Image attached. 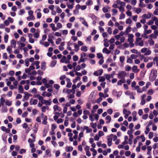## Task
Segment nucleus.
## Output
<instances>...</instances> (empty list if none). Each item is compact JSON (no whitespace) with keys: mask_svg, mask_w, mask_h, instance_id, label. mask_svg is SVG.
Listing matches in <instances>:
<instances>
[{"mask_svg":"<svg viewBox=\"0 0 158 158\" xmlns=\"http://www.w3.org/2000/svg\"><path fill=\"white\" fill-rule=\"evenodd\" d=\"M74 48H75V51L76 52H77L79 49V46L76 43H74Z\"/></svg>","mask_w":158,"mask_h":158,"instance_id":"aec40b11","label":"nucleus"},{"mask_svg":"<svg viewBox=\"0 0 158 158\" xmlns=\"http://www.w3.org/2000/svg\"><path fill=\"white\" fill-rule=\"evenodd\" d=\"M8 37L9 36L7 35L5 36L4 37V41L5 43H7L8 42Z\"/></svg>","mask_w":158,"mask_h":158,"instance_id":"7c9ffc66","label":"nucleus"},{"mask_svg":"<svg viewBox=\"0 0 158 158\" xmlns=\"http://www.w3.org/2000/svg\"><path fill=\"white\" fill-rule=\"evenodd\" d=\"M150 131V129L149 128V127H146V131H145V133L146 134H148Z\"/></svg>","mask_w":158,"mask_h":158,"instance_id":"603ef678","label":"nucleus"},{"mask_svg":"<svg viewBox=\"0 0 158 158\" xmlns=\"http://www.w3.org/2000/svg\"><path fill=\"white\" fill-rule=\"evenodd\" d=\"M104 135L103 132L101 131H100L98 132V136L99 137H101L103 136Z\"/></svg>","mask_w":158,"mask_h":158,"instance_id":"680f3d73","label":"nucleus"},{"mask_svg":"<svg viewBox=\"0 0 158 158\" xmlns=\"http://www.w3.org/2000/svg\"><path fill=\"white\" fill-rule=\"evenodd\" d=\"M19 89V93H23V86L21 85H19V86L18 87Z\"/></svg>","mask_w":158,"mask_h":158,"instance_id":"1a4fd4ad","label":"nucleus"},{"mask_svg":"<svg viewBox=\"0 0 158 158\" xmlns=\"http://www.w3.org/2000/svg\"><path fill=\"white\" fill-rule=\"evenodd\" d=\"M131 28L130 27H127L126 28V31H125V32H126L127 33H128L130 31V30Z\"/></svg>","mask_w":158,"mask_h":158,"instance_id":"de8ad7c7","label":"nucleus"},{"mask_svg":"<svg viewBox=\"0 0 158 158\" xmlns=\"http://www.w3.org/2000/svg\"><path fill=\"white\" fill-rule=\"evenodd\" d=\"M99 81L100 82H102L104 81L105 80V78L104 77H99Z\"/></svg>","mask_w":158,"mask_h":158,"instance_id":"5701e85b","label":"nucleus"},{"mask_svg":"<svg viewBox=\"0 0 158 158\" xmlns=\"http://www.w3.org/2000/svg\"><path fill=\"white\" fill-rule=\"evenodd\" d=\"M106 120H109L108 121H106V123H110L111 120V116L110 115H107L106 117Z\"/></svg>","mask_w":158,"mask_h":158,"instance_id":"2eb2a0df","label":"nucleus"},{"mask_svg":"<svg viewBox=\"0 0 158 158\" xmlns=\"http://www.w3.org/2000/svg\"><path fill=\"white\" fill-rule=\"evenodd\" d=\"M131 154V152L130 151H127L125 152V155L127 156H129Z\"/></svg>","mask_w":158,"mask_h":158,"instance_id":"774afa93","label":"nucleus"},{"mask_svg":"<svg viewBox=\"0 0 158 158\" xmlns=\"http://www.w3.org/2000/svg\"><path fill=\"white\" fill-rule=\"evenodd\" d=\"M135 74L133 73H131L130 74V78L131 79H133L134 78Z\"/></svg>","mask_w":158,"mask_h":158,"instance_id":"69168bd1","label":"nucleus"},{"mask_svg":"<svg viewBox=\"0 0 158 158\" xmlns=\"http://www.w3.org/2000/svg\"><path fill=\"white\" fill-rule=\"evenodd\" d=\"M78 57L76 55H74L73 56V61H76L78 60Z\"/></svg>","mask_w":158,"mask_h":158,"instance_id":"8fccbe9b","label":"nucleus"},{"mask_svg":"<svg viewBox=\"0 0 158 158\" xmlns=\"http://www.w3.org/2000/svg\"><path fill=\"white\" fill-rule=\"evenodd\" d=\"M89 16L91 18L93 19L96 20L97 19V17L93 14H90L89 15Z\"/></svg>","mask_w":158,"mask_h":158,"instance_id":"412c9836","label":"nucleus"},{"mask_svg":"<svg viewBox=\"0 0 158 158\" xmlns=\"http://www.w3.org/2000/svg\"><path fill=\"white\" fill-rule=\"evenodd\" d=\"M153 63L152 62L148 63L146 67L148 69L152 66Z\"/></svg>","mask_w":158,"mask_h":158,"instance_id":"c756f323","label":"nucleus"},{"mask_svg":"<svg viewBox=\"0 0 158 158\" xmlns=\"http://www.w3.org/2000/svg\"><path fill=\"white\" fill-rule=\"evenodd\" d=\"M66 152H69L72 151L73 149V148L71 146H66L65 148Z\"/></svg>","mask_w":158,"mask_h":158,"instance_id":"423d86ee","label":"nucleus"},{"mask_svg":"<svg viewBox=\"0 0 158 158\" xmlns=\"http://www.w3.org/2000/svg\"><path fill=\"white\" fill-rule=\"evenodd\" d=\"M90 125L94 129H95V128H96V127L97 124L96 123H90Z\"/></svg>","mask_w":158,"mask_h":158,"instance_id":"473e14b6","label":"nucleus"},{"mask_svg":"<svg viewBox=\"0 0 158 158\" xmlns=\"http://www.w3.org/2000/svg\"><path fill=\"white\" fill-rule=\"evenodd\" d=\"M122 91L117 92L115 89L113 90L112 94L114 96H116L117 98H119L122 94Z\"/></svg>","mask_w":158,"mask_h":158,"instance_id":"f257e3e1","label":"nucleus"},{"mask_svg":"<svg viewBox=\"0 0 158 158\" xmlns=\"http://www.w3.org/2000/svg\"><path fill=\"white\" fill-rule=\"evenodd\" d=\"M62 39L61 38H59L57 39L56 41V44H60L61 41Z\"/></svg>","mask_w":158,"mask_h":158,"instance_id":"a878e982","label":"nucleus"},{"mask_svg":"<svg viewBox=\"0 0 158 158\" xmlns=\"http://www.w3.org/2000/svg\"><path fill=\"white\" fill-rule=\"evenodd\" d=\"M12 47L11 46H8L6 48V50L10 54L12 52Z\"/></svg>","mask_w":158,"mask_h":158,"instance_id":"393cba45","label":"nucleus"},{"mask_svg":"<svg viewBox=\"0 0 158 158\" xmlns=\"http://www.w3.org/2000/svg\"><path fill=\"white\" fill-rule=\"evenodd\" d=\"M28 114V113L27 112V111H26L22 114V116L23 118L26 117L27 116Z\"/></svg>","mask_w":158,"mask_h":158,"instance_id":"49530a36","label":"nucleus"},{"mask_svg":"<svg viewBox=\"0 0 158 158\" xmlns=\"http://www.w3.org/2000/svg\"><path fill=\"white\" fill-rule=\"evenodd\" d=\"M137 69V65H134L133 66L132 68V70L135 73H137L139 70V69Z\"/></svg>","mask_w":158,"mask_h":158,"instance_id":"ddd939ff","label":"nucleus"},{"mask_svg":"<svg viewBox=\"0 0 158 158\" xmlns=\"http://www.w3.org/2000/svg\"><path fill=\"white\" fill-rule=\"evenodd\" d=\"M97 57L99 59H100L101 58H103V55L101 53H98L97 54Z\"/></svg>","mask_w":158,"mask_h":158,"instance_id":"2f4dec72","label":"nucleus"},{"mask_svg":"<svg viewBox=\"0 0 158 158\" xmlns=\"http://www.w3.org/2000/svg\"><path fill=\"white\" fill-rule=\"evenodd\" d=\"M151 50H148L146 52H145L144 53V55L145 56H147L151 54Z\"/></svg>","mask_w":158,"mask_h":158,"instance_id":"5fc2aeb1","label":"nucleus"},{"mask_svg":"<svg viewBox=\"0 0 158 158\" xmlns=\"http://www.w3.org/2000/svg\"><path fill=\"white\" fill-rule=\"evenodd\" d=\"M80 80L81 77L79 76H77L75 79L73 80V82L74 83H76L77 80H78L80 81Z\"/></svg>","mask_w":158,"mask_h":158,"instance_id":"72a5a7b5","label":"nucleus"},{"mask_svg":"<svg viewBox=\"0 0 158 158\" xmlns=\"http://www.w3.org/2000/svg\"><path fill=\"white\" fill-rule=\"evenodd\" d=\"M84 129L86 130V132L87 133L91 132L92 131V130L91 129L89 128V127L87 126H85L84 127Z\"/></svg>","mask_w":158,"mask_h":158,"instance_id":"6e6552de","label":"nucleus"},{"mask_svg":"<svg viewBox=\"0 0 158 158\" xmlns=\"http://www.w3.org/2000/svg\"><path fill=\"white\" fill-rule=\"evenodd\" d=\"M57 61L56 60H52L51 61L50 64V66L51 67H54L56 64Z\"/></svg>","mask_w":158,"mask_h":158,"instance_id":"f3484780","label":"nucleus"},{"mask_svg":"<svg viewBox=\"0 0 158 158\" xmlns=\"http://www.w3.org/2000/svg\"><path fill=\"white\" fill-rule=\"evenodd\" d=\"M35 64L36 65V69H38L40 68V66L39 65L40 62L39 61H36L35 62Z\"/></svg>","mask_w":158,"mask_h":158,"instance_id":"b1692460","label":"nucleus"},{"mask_svg":"<svg viewBox=\"0 0 158 158\" xmlns=\"http://www.w3.org/2000/svg\"><path fill=\"white\" fill-rule=\"evenodd\" d=\"M11 46L14 47V48L16 47V42L14 40H12L10 41Z\"/></svg>","mask_w":158,"mask_h":158,"instance_id":"39448f33","label":"nucleus"},{"mask_svg":"<svg viewBox=\"0 0 158 158\" xmlns=\"http://www.w3.org/2000/svg\"><path fill=\"white\" fill-rule=\"evenodd\" d=\"M153 133L152 132H149L148 135V137L149 139H151L153 137Z\"/></svg>","mask_w":158,"mask_h":158,"instance_id":"79ce46f5","label":"nucleus"},{"mask_svg":"<svg viewBox=\"0 0 158 158\" xmlns=\"http://www.w3.org/2000/svg\"><path fill=\"white\" fill-rule=\"evenodd\" d=\"M57 30L60 29V28H61L62 27V24L60 23H58L57 24Z\"/></svg>","mask_w":158,"mask_h":158,"instance_id":"58836bf2","label":"nucleus"},{"mask_svg":"<svg viewBox=\"0 0 158 158\" xmlns=\"http://www.w3.org/2000/svg\"><path fill=\"white\" fill-rule=\"evenodd\" d=\"M44 103L46 105H50L51 103V102L48 100H44Z\"/></svg>","mask_w":158,"mask_h":158,"instance_id":"c85d7f7f","label":"nucleus"},{"mask_svg":"<svg viewBox=\"0 0 158 158\" xmlns=\"http://www.w3.org/2000/svg\"><path fill=\"white\" fill-rule=\"evenodd\" d=\"M152 32L151 30H147L146 31H144V35H147L151 33Z\"/></svg>","mask_w":158,"mask_h":158,"instance_id":"a19ab883","label":"nucleus"},{"mask_svg":"<svg viewBox=\"0 0 158 158\" xmlns=\"http://www.w3.org/2000/svg\"><path fill=\"white\" fill-rule=\"evenodd\" d=\"M59 19H60V18L59 16H56L55 17V20L54 21V22L56 23H57L58 21L59 20Z\"/></svg>","mask_w":158,"mask_h":158,"instance_id":"6e6d98bb","label":"nucleus"},{"mask_svg":"<svg viewBox=\"0 0 158 158\" xmlns=\"http://www.w3.org/2000/svg\"><path fill=\"white\" fill-rule=\"evenodd\" d=\"M125 59V57L124 56H120V61L121 63H123Z\"/></svg>","mask_w":158,"mask_h":158,"instance_id":"37998d69","label":"nucleus"},{"mask_svg":"<svg viewBox=\"0 0 158 158\" xmlns=\"http://www.w3.org/2000/svg\"><path fill=\"white\" fill-rule=\"evenodd\" d=\"M113 135V134H111L110 135H108L107 137V141H110L112 142V136Z\"/></svg>","mask_w":158,"mask_h":158,"instance_id":"6ab92c4d","label":"nucleus"},{"mask_svg":"<svg viewBox=\"0 0 158 158\" xmlns=\"http://www.w3.org/2000/svg\"><path fill=\"white\" fill-rule=\"evenodd\" d=\"M48 129L47 128H45L44 129V130H43V135H42V136L43 137H44L46 135H47V134L48 133Z\"/></svg>","mask_w":158,"mask_h":158,"instance_id":"f8f14e48","label":"nucleus"},{"mask_svg":"<svg viewBox=\"0 0 158 158\" xmlns=\"http://www.w3.org/2000/svg\"><path fill=\"white\" fill-rule=\"evenodd\" d=\"M141 139H142V142H144L145 140V138L143 135H142L139 136Z\"/></svg>","mask_w":158,"mask_h":158,"instance_id":"09e8293b","label":"nucleus"},{"mask_svg":"<svg viewBox=\"0 0 158 158\" xmlns=\"http://www.w3.org/2000/svg\"><path fill=\"white\" fill-rule=\"evenodd\" d=\"M6 105L8 106H10L12 104V101H9L8 100L6 101L5 102Z\"/></svg>","mask_w":158,"mask_h":158,"instance_id":"f704fd0d","label":"nucleus"},{"mask_svg":"<svg viewBox=\"0 0 158 158\" xmlns=\"http://www.w3.org/2000/svg\"><path fill=\"white\" fill-rule=\"evenodd\" d=\"M82 80L84 82H86L88 81V77L86 76H84L83 77Z\"/></svg>","mask_w":158,"mask_h":158,"instance_id":"3c124183","label":"nucleus"},{"mask_svg":"<svg viewBox=\"0 0 158 158\" xmlns=\"http://www.w3.org/2000/svg\"><path fill=\"white\" fill-rule=\"evenodd\" d=\"M151 73H152V74L153 75V78L154 80L156 78L157 75V71L156 69H152L151 70Z\"/></svg>","mask_w":158,"mask_h":158,"instance_id":"7ed1b4c3","label":"nucleus"},{"mask_svg":"<svg viewBox=\"0 0 158 158\" xmlns=\"http://www.w3.org/2000/svg\"><path fill=\"white\" fill-rule=\"evenodd\" d=\"M25 63L26 66L27 67H28L29 64V63L28 59H27L26 60H25Z\"/></svg>","mask_w":158,"mask_h":158,"instance_id":"052dcab7","label":"nucleus"},{"mask_svg":"<svg viewBox=\"0 0 158 158\" xmlns=\"http://www.w3.org/2000/svg\"><path fill=\"white\" fill-rule=\"evenodd\" d=\"M125 15L123 13H122L120 15L119 19H124L125 18Z\"/></svg>","mask_w":158,"mask_h":158,"instance_id":"4c0bfd02","label":"nucleus"},{"mask_svg":"<svg viewBox=\"0 0 158 158\" xmlns=\"http://www.w3.org/2000/svg\"><path fill=\"white\" fill-rule=\"evenodd\" d=\"M148 41L150 45L152 46L154 45V42L152 39L148 40Z\"/></svg>","mask_w":158,"mask_h":158,"instance_id":"cd10ccee","label":"nucleus"},{"mask_svg":"<svg viewBox=\"0 0 158 158\" xmlns=\"http://www.w3.org/2000/svg\"><path fill=\"white\" fill-rule=\"evenodd\" d=\"M89 57L90 58H93L95 57V55L92 53H90L89 55Z\"/></svg>","mask_w":158,"mask_h":158,"instance_id":"bf43d9fd","label":"nucleus"},{"mask_svg":"<svg viewBox=\"0 0 158 158\" xmlns=\"http://www.w3.org/2000/svg\"><path fill=\"white\" fill-rule=\"evenodd\" d=\"M56 126L55 124H52V128H51L52 131H54L55 129H56Z\"/></svg>","mask_w":158,"mask_h":158,"instance_id":"ea45409f","label":"nucleus"},{"mask_svg":"<svg viewBox=\"0 0 158 158\" xmlns=\"http://www.w3.org/2000/svg\"><path fill=\"white\" fill-rule=\"evenodd\" d=\"M66 57L65 56H63L62 58L60 60V62L61 63H65L66 60Z\"/></svg>","mask_w":158,"mask_h":158,"instance_id":"bb28decb","label":"nucleus"},{"mask_svg":"<svg viewBox=\"0 0 158 158\" xmlns=\"http://www.w3.org/2000/svg\"><path fill=\"white\" fill-rule=\"evenodd\" d=\"M102 52L103 53L105 52L107 54H109L110 53L111 51L110 50H108L107 48H104L103 49Z\"/></svg>","mask_w":158,"mask_h":158,"instance_id":"0eeeda50","label":"nucleus"},{"mask_svg":"<svg viewBox=\"0 0 158 158\" xmlns=\"http://www.w3.org/2000/svg\"><path fill=\"white\" fill-rule=\"evenodd\" d=\"M5 102V100L3 97H2L0 99L1 104L2 106H4V102Z\"/></svg>","mask_w":158,"mask_h":158,"instance_id":"c9c22d12","label":"nucleus"},{"mask_svg":"<svg viewBox=\"0 0 158 158\" xmlns=\"http://www.w3.org/2000/svg\"><path fill=\"white\" fill-rule=\"evenodd\" d=\"M81 50L82 51L86 52L87 50V47L86 46H83L81 47Z\"/></svg>","mask_w":158,"mask_h":158,"instance_id":"e433bc0d","label":"nucleus"},{"mask_svg":"<svg viewBox=\"0 0 158 158\" xmlns=\"http://www.w3.org/2000/svg\"><path fill=\"white\" fill-rule=\"evenodd\" d=\"M135 45L136 46L139 45L141 46H142L143 45V40H142L138 43L137 42H135Z\"/></svg>","mask_w":158,"mask_h":158,"instance_id":"a211bd4d","label":"nucleus"},{"mask_svg":"<svg viewBox=\"0 0 158 158\" xmlns=\"http://www.w3.org/2000/svg\"><path fill=\"white\" fill-rule=\"evenodd\" d=\"M107 31L110 34H111L112 33V29L110 27H109L108 28Z\"/></svg>","mask_w":158,"mask_h":158,"instance_id":"e2e57ef3","label":"nucleus"},{"mask_svg":"<svg viewBox=\"0 0 158 158\" xmlns=\"http://www.w3.org/2000/svg\"><path fill=\"white\" fill-rule=\"evenodd\" d=\"M107 113L110 114H111L113 112V110L112 109L110 108L107 110Z\"/></svg>","mask_w":158,"mask_h":158,"instance_id":"13d9d810","label":"nucleus"},{"mask_svg":"<svg viewBox=\"0 0 158 158\" xmlns=\"http://www.w3.org/2000/svg\"><path fill=\"white\" fill-rule=\"evenodd\" d=\"M39 36V34L38 32H36L34 34V38H37Z\"/></svg>","mask_w":158,"mask_h":158,"instance_id":"864d4df0","label":"nucleus"},{"mask_svg":"<svg viewBox=\"0 0 158 158\" xmlns=\"http://www.w3.org/2000/svg\"><path fill=\"white\" fill-rule=\"evenodd\" d=\"M38 111L36 109H34L32 110V114L34 115H35L37 113Z\"/></svg>","mask_w":158,"mask_h":158,"instance_id":"a18cd8bd","label":"nucleus"},{"mask_svg":"<svg viewBox=\"0 0 158 158\" xmlns=\"http://www.w3.org/2000/svg\"><path fill=\"white\" fill-rule=\"evenodd\" d=\"M8 111L7 107L3 106L2 107V112L3 113L6 112Z\"/></svg>","mask_w":158,"mask_h":158,"instance_id":"dca6fc26","label":"nucleus"},{"mask_svg":"<svg viewBox=\"0 0 158 158\" xmlns=\"http://www.w3.org/2000/svg\"><path fill=\"white\" fill-rule=\"evenodd\" d=\"M50 25L51 27L52 28V30L54 31H56L57 30V28L55 27V25L54 23H51L50 24Z\"/></svg>","mask_w":158,"mask_h":158,"instance_id":"4468645a","label":"nucleus"},{"mask_svg":"<svg viewBox=\"0 0 158 158\" xmlns=\"http://www.w3.org/2000/svg\"><path fill=\"white\" fill-rule=\"evenodd\" d=\"M62 11V10H61V9H60L59 7H58L57 8V9H56V12L58 13H61Z\"/></svg>","mask_w":158,"mask_h":158,"instance_id":"0e129e2a","label":"nucleus"},{"mask_svg":"<svg viewBox=\"0 0 158 158\" xmlns=\"http://www.w3.org/2000/svg\"><path fill=\"white\" fill-rule=\"evenodd\" d=\"M127 75L126 73L124 71H121L118 73V76L119 79H122L125 78Z\"/></svg>","mask_w":158,"mask_h":158,"instance_id":"f03ea898","label":"nucleus"},{"mask_svg":"<svg viewBox=\"0 0 158 158\" xmlns=\"http://www.w3.org/2000/svg\"><path fill=\"white\" fill-rule=\"evenodd\" d=\"M46 63L45 62H43L42 63L41 66V69L43 70H44L46 69Z\"/></svg>","mask_w":158,"mask_h":158,"instance_id":"9b49d317","label":"nucleus"},{"mask_svg":"<svg viewBox=\"0 0 158 158\" xmlns=\"http://www.w3.org/2000/svg\"><path fill=\"white\" fill-rule=\"evenodd\" d=\"M33 100V98H31L30 99V103L31 105H36L37 104L38 102V100L37 99H34L33 101L32 102V101Z\"/></svg>","mask_w":158,"mask_h":158,"instance_id":"20e7f679","label":"nucleus"},{"mask_svg":"<svg viewBox=\"0 0 158 158\" xmlns=\"http://www.w3.org/2000/svg\"><path fill=\"white\" fill-rule=\"evenodd\" d=\"M47 116H45L44 118V119L42 121V123L44 125L47 124Z\"/></svg>","mask_w":158,"mask_h":158,"instance_id":"9d476101","label":"nucleus"},{"mask_svg":"<svg viewBox=\"0 0 158 158\" xmlns=\"http://www.w3.org/2000/svg\"><path fill=\"white\" fill-rule=\"evenodd\" d=\"M148 115L147 114H143L142 116V118L144 119H146L148 118Z\"/></svg>","mask_w":158,"mask_h":158,"instance_id":"338daca9","label":"nucleus"},{"mask_svg":"<svg viewBox=\"0 0 158 158\" xmlns=\"http://www.w3.org/2000/svg\"><path fill=\"white\" fill-rule=\"evenodd\" d=\"M153 21L155 22V24L158 26V19L156 17L154 16L153 18Z\"/></svg>","mask_w":158,"mask_h":158,"instance_id":"4be33fe9","label":"nucleus"},{"mask_svg":"<svg viewBox=\"0 0 158 158\" xmlns=\"http://www.w3.org/2000/svg\"><path fill=\"white\" fill-rule=\"evenodd\" d=\"M131 22L132 20L130 18H129L126 20V24H130L131 23Z\"/></svg>","mask_w":158,"mask_h":158,"instance_id":"c03bdc74","label":"nucleus"},{"mask_svg":"<svg viewBox=\"0 0 158 158\" xmlns=\"http://www.w3.org/2000/svg\"><path fill=\"white\" fill-rule=\"evenodd\" d=\"M134 127V125L132 123H131L129 125V128L131 130H133V128Z\"/></svg>","mask_w":158,"mask_h":158,"instance_id":"4d7b16f0","label":"nucleus"}]
</instances>
